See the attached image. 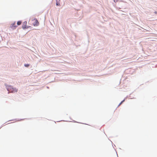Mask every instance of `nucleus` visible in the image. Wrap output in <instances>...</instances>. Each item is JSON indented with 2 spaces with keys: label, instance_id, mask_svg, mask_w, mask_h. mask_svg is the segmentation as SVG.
Here are the masks:
<instances>
[{
  "label": "nucleus",
  "instance_id": "1",
  "mask_svg": "<svg viewBox=\"0 0 157 157\" xmlns=\"http://www.w3.org/2000/svg\"><path fill=\"white\" fill-rule=\"evenodd\" d=\"M7 90L9 92L15 93L17 91V89L13 88L11 86H8L7 87Z\"/></svg>",
  "mask_w": 157,
  "mask_h": 157
},
{
  "label": "nucleus",
  "instance_id": "2",
  "mask_svg": "<svg viewBox=\"0 0 157 157\" xmlns=\"http://www.w3.org/2000/svg\"><path fill=\"white\" fill-rule=\"evenodd\" d=\"M17 27V26L16 25L15 22H14L13 23L11 24L10 26V28L13 29H15Z\"/></svg>",
  "mask_w": 157,
  "mask_h": 157
},
{
  "label": "nucleus",
  "instance_id": "3",
  "mask_svg": "<svg viewBox=\"0 0 157 157\" xmlns=\"http://www.w3.org/2000/svg\"><path fill=\"white\" fill-rule=\"evenodd\" d=\"M27 22L26 21H24L23 22L22 28L23 29H26L27 26Z\"/></svg>",
  "mask_w": 157,
  "mask_h": 157
},
{
  "label": "nucleus",
  "instance_id": "4",
  "mask_svg": "<svg viewBox=\"0 0 157 157\" xmlns=\"http://www.w3.org/2000/svg\"><path fill=\"white\" fill-rule=\"evenodd\" d=\"M34 20L35 21V22L33 23V25L34 26H37L39 25V23L38 21V20L36 19H34Z\"/></svg>",
  "mask_w": 157,
  "mask_h": 157
},
{
  "label": "nucleus",
  "instance_id": "5",
  "mask_svg": "<svg viewBox=\"0 0 157 157\" xmlns=\"http://www.w3.org/2000/svg\"><path fill=\"white\" fill-rule=\"evenodd\" d=\"M60 0H56V5L57 6H60V4L59 2Z\"/></svg>",
  "mask_w": 157,
  "mask_h": 157
},
{
  "label": "nucleus",
  "instance_id": "6",
  "mask_svg": "<svg viewBox=\"0 0 157 157\" xmlns=\"http://www.w3.org/2000/svg\"><path fill=\"white\" fill-rule=\"evenodd\" d=\"M22 22L21 21H18L17 23V24L18 25H21V24Z\"/></svg>",
  "mask_w": 157,
  "mask_h": 157
},
{
  "label": "nucleus",
  "instance_id": "7",
  "mask_svg": "<svg viewBox=\"0 0 157 157\" xmlns=\"http://www.w3.org/2000/svg\"><path fill=\"white\" fill-rule=\"evenodd\" d=\"M25 67H28L29 66V65L28 64H25Z\"/></svg>",
  "mask_w": 157,
  "mask_h": 157
},
{
  "label": "nucleus",
  "instance_id": "8",
  "mask_svg": "<svg viewBox=\"0 0 157 157\" xmlns=\"http://www.w3.org/2000/svg\"><path fill=\"white\" fill-rule=\"evenodd\" d=\"M124 101V100L123 101H121V102L120 103V104H119V105H121Z\"/></svg>",
  "mask_w": 157,
  "mask_h": 157
}]
</instances>
